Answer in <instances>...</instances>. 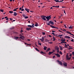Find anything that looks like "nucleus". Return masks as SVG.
I'll use <instances>...</instances> for the list:
<instances>
[{"label": "nucleus", "mask_w": 74, "mask_h": 74, "mask_svg": "<svg viewBox=\"0 0 74 74\" xmlns=\"http://www.w3.org/2000/svg\"><path fill=\"white\" fill-rule=\"evenodd\" d=\"M20 36H21V37H22V35L21 34H20L19 35Z\"/></svg>", "instance_id": "nucleus-61"}, {"label": "nucleus", "mask_w": 74, "mask_h": 74, "mask_svg": "<svg viewBox=\"0 0 74 74\" xmlns=\"http://www.w3.org/2000/svg\"><path fill=\"white\" fill-rule=\"evenodd\" d=\"M35 26H38V23H36L35 25Z\"/></svg>", "instance_id": "nucleus-22"}, {"label": "nucleus", "mask_w": 74, "mask_h": 74, "mask_svg": "<svg viewBox=\"0 0 74 74\" xmlns=\"http://www.w3.org/2000/svg\"><path fill=\"white\" fill-rule=\"evenodd\" d=\"M38 45H41V43L39 42H38Z\"/></svg>", "instance_id": "nucleus-34"}, {"label": "nucleus", "mask_w": 74, "mask_h": 74, "mask_svg": "<svg viewBox=\"0 0 74 74\" xmlns=\"http://www.w3.org/2000/svg\"><path fill=\"white\" fill-rule=\"evenodd\" d=\"M56 50H59V48L58 47H56Z\"/></svg>", "instance_id": "nucleus-16"}, {"label": "nucleus", "mask_w": 74, "mask_h": 74, "mask_svg": "<svg viewBox=\"0 0 74 74\" xmlns=\"http://www.w3.org/2000/svg\"><path fill=\"white\" fill-rule=\"evenodd\" d=\"M62 36H63V35H59L58 37H62Z\"/></svg>", "instance_id": "nucleus-32"}, {"label": "nucleus", "mask_w": 74, "mask_h": 74, "mask_svg": "<svg viewBox=\"0 0 74 74\" xmlns=\"http://www.w3.org/2000/svg\"><path fill=\"white\" fill-rule=\"evenodd\" d=\"M51 18V16L50 15L49 16H47L46 17V19L47 20V21L48 22V21H49V19Z\"/></svg>", "instance_id": "nucleus-2"}, {"label": "nucleus", "mask_w": 74, "mask_h": 74, "mask_svg": "<svg viewBox=\"0 0 74 74\" xmlns=\"http://www.w3.org/2000/svg\"><path fill=\"white\" fill-rule=\"evenodd\" d=\"M53 41H55V38L54 37V36H53Z\"/></svg>", "instance_id": "nucleus-33"}, {"label": "nucleus", "mask_w": 74, "mask_h": 74, "mask_svg": "<svg viewBox=\"0 0 74 74\" xmlns=\"http://www.w3.org/2000/svg\"><path fill=\"white\" fill-rule=\"evenodd\" d=\"M65 38H69V39H70V37L69 36H65Z\"/></svg>", "instance_id": "nucleus-9"}, {"label": "nucleus", "mask_w": 74, "mask_h": 74, "mask_svg": "<svg viewBox=\"0 0 74 74\" xmlns=\"http://www.w3.org/2000/svg\"><path fill=\"white\" fill-rule=\"evenodd\" d=\"M40 53H41V54H45L44 52H42V51H39Z\"/></svg>", "instance_id": "nucleus-12"}, {"label": "nucleus", "mask_w": 74, "mask_h": 74, "mask_svg": "<svg viewBox=\"0 0 74 74\" xmlns=\"http://www.w3.org/2000/svg\"><path fill=\"white\" fill-rule=\"evenodd\" d=\"M50 48H49L47 49V50L49 51L50 50Z\"/></svg>", "instance_id": "nucleus-48"}, {"label": "nucleus", "mask_w": 74, "mask_h": 74, "mask_svg": "<svg viewBox=\"0 0 74 74\" xmlns=\"http://www.w3.org/2000/svg\"><path fill=\"white\" fill-rule=\"evenodd\" d=\"M42 18H46L47 17L45 16H43V17H42Z\"/></svg>", "instance_id": "nucleus-49"}, {"label": "nucleus", "mask_w": 74, "mask_h": 74, "mask_svg": "<svg viewBox=\"0 0 74 74\" xmlns=\"http://www.w3.org/2000/svg\"><path fill=\"white\" fill-rule=\"evenodd\" d=\"M69 29H73V26H70L69 27Z\"/></svg>", "instance_id": "nucleus-21"}, {"label": "nucleus", "mask_w": 74, "mask_h": 74, "mask_svg": "<svg viewBox=\"0 0 74 74\" xmlns=\"http://www.w3.org/2000/svg\"><path fill=\"white\" fill-rule=\"evenodd\" d=\"M65 41H66V40H65V39L64 38V40H63V41H64V42H65Z\"/></svg>", "instance_id": "nucleus-53"}, {"label": "nucleus", "mask_w": 74, "mask_h": 74, "mask_svg": "<svg viewBox=\"0 0 74 74\" xmlns=\"http://www.w3.org/2000/svg\"><path fill=\"white\" fill-rule=\"evenodd\" d=\"M10 21H12V18H10Z\"/></svg>", "instance_id": "nucleus-63"}, {"label": "nucleus", "mask_w": 74, "mask_h": 74, "mask_svg": "<svg viewBox=\"0 0 74 74\" xmlns=\"http://www.w3.org/2000/svg\"><path fill=\"white\" fill-rule=\"evenodd\" d=\"M47 25H49L50 26L51 25L49 24V23H47Z\"/></svg>", "instance_id": "nucleus-30"}, {"label": "nucleus", "mask_w": 74, "mask_h": 74, "mask_svg": "<svg viewBox=\"0 0 74 74\" xmlns=\"http://www.w3.org/2000/svg\"><path fill=\"white\" fill-rule=\"evenodd\" d=\"M42 34L43 35H45V32H42Z\"/></svg>", "instance_id": "nucleus-40"}, {"label": "nucleus", "mask_w": 74, "mask_h": 74, "mask_svg": "<svg viewBox=\"0 0 74 74\" xmlns=\"http://www.w3.org/2000/svg\"><path fill=\"white\" fill-rule=\"evenodd\" d=\"M44 40V37H42L41 38V41H43Z\"/></svg>", "instance_id": "nucleus-13"}, {"label": "nucleus", "mask_w": 74, "mask_h": 74, "mask_svg": "<svg viewBox=\"0 0 74 74\" xmlns=\"http://www.w3.org/2000/svg\"><path fill=\"white\" fill-rule=\"evenodd\" d=\"M35 49L36 50V51H38V52H40V51H39V50H38V49L37 48H35Z\"/></svg>", "instance_id": "nucleus-18"}, {"label": "nucleus", "mask_w": 74, "mask_h": 74, "mask_svg": "<svg viewBox=\"0 0 74 74\" xmlns=\"http://www.w3.org/2000/svg\"><path fill=\"white\" fill-rule=\"evenodd\" d=\"M13 29H14V27H12V28H10V30H12Z\"/></svg>", "instance_id": "nucleus-31"}, {"label": "nucleus", "mask_w": 74, "mask_h": 74, "mask_svg": "<svg viewBox=\"0 0 74 74\" xmlns=\"http://www.w3.org/2000/svg\"><path fill=\"white\" fill-rule=\"evenodd\" d=\"M60 50H63V48H62V47H61V46H60Z\"/></svg>", "instance_id": "nucleus-25"}, {"label": "nucleus", "mask_w": 74, "mask_h": 74, "mask_svg": "<svg viewBox=\"0 0 74 74\" xmlns=\"http://www.w3.org/2000/svg\"><path fill=\"white\" fill-rule=\"evenodd\" d=\"M14 16H16V15H18V13H17L15 12H14Z\"/></svg>", "instance_id": "nucleus-6"}, {"label": "nucleus", "mask_w": 74, "mask_h": 74, "mask_svg": "<svg viewBox=\"0 0 74 74\" xmlns=\"http://www.w3.org/2000/svg\"><path fill=\"white\" fill-rule=\"evenodd\" d=\"M65 46H64L65 47H68L67 46V45H66V44H65Z\"/></svg>", "instance_id": "nucleus-36"}, {"label": "nucleus", "mask_w": 74, "mask_h": 74, "mask_svg": "<svg viewBox=\"0 0 74 74\" xmlns=\"http://www.w3.org/2000/svg\"><path fill=\"white\" fill-rule=\"evenodd\" d=\"M49 22H50V24H51V23L52 22L51 21L49 22Z\"/></svg>", "instance_id": "nucleus-58"}, {"label": "nucleus", "mask_w": 74, "mask_h": 74, "mask_svg": "<svg viewBox=\"0 0 74 74\" xmlns=\"http://www.w3.org/2000/svg\"><path fill=\"white\" fill-rule=\"evenodd\" d=\"M71 41H72V42H74V39H72V40H71Z\"/></svg>", "instance_id": "nucleus-45"}, {"label": "nucleus", "mask_w": 74, "mask_h": 74, "mask_svg": "<svg viewBox=\"0 0 74 74\" xmlns=\"http://www.w3.org/2000/svg\"><path fill=\"white\" fill-rule=\"evenodd\" d=\"M53 53V51H52V52H51L50 51L49 52L48 54L49 55H51V54H52Z\"/></svg>", "instance_id": "nucleus-10"}, {"label": "nucleus", "mask_w": 74, "mask_h": 74, "mask_svg": "<svg viewBox=\"0 0 74 74\" xmlns=\"http://www.w3.org/2000/svg\"><path fill=\"white\" fill-rule=\"evenodd\" d=\"M63 64L64 65V66H67V63L64 62L63 63Z\"/></svg>", "instance_id": "nucleus-5"}, {"label": "nucleus", "mask_w": 74, "mask_h": 74, "mask_svg": "<svg viewBox=\"0 0 74 74\" xmlns=\"http://www.w3.org/2000/svg\"><path fill=\"white\" fill-rule=\"evenodd\" d=\"M52 34H53L54 36H57V35H55V33L54 32H52Z\"/></svg>", "instance_id": "nucleus-27"}, {"label": "nucleus", "mask_w": 74, "mask_h": 74, "mask_svg": "<svg viewBox=\"0 0 74 74\" xmlns=\"http://www.w3.org/2000/svg\"><path fill=\"white\" fill-rule=\"evenodd\" d=\"M47 47L46 46L44 47L43 48V49H44V50H45V51L46 50V49H47Z\"/></svg>", "instance_id": "nucleus-15"}, {"label": "nucleus", "mask_w": 74, "mask_h": 74, "mask_svg": "<svg viewBox=\"0 0 74 74\" xmlns=\"http://www.w3.org/2000/svg\"><path fill=\"white\" fill-rule=\"evenodd\" d=\"M50 26L51 27H52V28H54V29H56H56H58V28L56 27H54V26L51 25H50Z\"/></svg>", "instance_id": "nucleus-7"}, {"label": "nucleus", "mask_w": 74, "mask_h": 74, "mask_svg": "<svg viewBox=\"0 0 74 74\" xmlns=\"http://www.w3.org/2000/svg\"><path fill=\"white\" fill-rule=\"evenodd\" d=\"M24 10H25L23 9H22L21 10V11H24Z\"/></svg>", "instance_id": "nucleus-44"}, {"label": "nucleus", "mask_w": 74, "mask_h": 74, "mask_svg": "<svg viewBox=\"0 0 74 74\" xmlns=\"http://www.w3.org/2000/svg\"><path fill=\"white\" fill-rule=\"evenodd\" d=\"M59 53H60V54L61 55H62V52H61V51H60Z\"/></svg>", "instance_id": "nucleus-35"}, {"label": "nucleus", "mask_w": 74, "mask_h": 74, "mask_svg": "<svg viewBox=\"0 0 74 74\" xmlns=\"http://www.w3.org/2000/svg\"><path fill=\"white\" fill-rule=\"evenodd\" d=\"M70 34L72 36H74V35H73V34H71H71Z\"/></svg>", "instance_id": "nucleus-54"}, {"label": "nucleus", "mask_w": 74, "mask_h": 74, "mask_svg": "<svg viewBox=\"0 0 74 74\" xmlns=\"http://www.w3.org/2000/svg\"><path fill=\"white\" fill-rule=\"evenodd\" d=\"M64 25V27H65V28H67V27H66V26L65 25Z\"/></svg>", "instance_id": "nucleus-52"}, {"label": "nucleus", "mask_w": 74, "mask_h": 74, "mask_svg": "<svg viewBox=\"0 0 74 74\" xmlns=\"http://www.w3.org/2000/svg\"><path fill=\"white\" fill-rule=\"evenodd\" d=\"M55 55L57 56V57L58 58H60V55H59V54L58 53H55Z\"/></svg>", "instance_id": "nucleus-4"}, {"label": "nucleus", "mask_w": 74, "mask_h": 74, "mask_svg": "<svg viewBox=\"0 0 74 74\" xmlns=\"http://www.w3.org/2000/svg\"><path fill=\"white\" fill-rule=\"evenodd\" d=\"M58 62L59 64H60V65H61V66L62 65V62L60 61H59L58 60L57 61Z\"/></svg>", "instance_id": "nucleus-3"}, {"label": "nucleus", "mask_w": 74, "mask_h": 74, "mask_svg": "<svg viewBox=\"0 0 74 74\" xmlns=\"http://www.w3.org/2000/svg\"><path fill=\"white\" fill-rule=\"evenodd\" d=\"M26 30H31V29L30 28H26Z\"/></svg>", "instance_id": "nucleus-17"}, {"label": "nucleus", "mask_w": 74, "mask_h": 74, "mask_svg": "<svg viewBox=\"0 0 74 74\" xmlns=\"http://www.w3.org/2000/svg\"><path fill=\"white\" fill-rule=\"evenodd\" d=\"M13 12H14L13 11H9V13H10V14H12V13H13Z\"/></svg>", "instance_id": "nucleus-28"}, {"label": "nucleus", "mask_w": 74, "mask_h": 74, "mask_svg": "<svg viewBox=\"0 0 74 74\" xmlns=\"http://www.w3.org/2000/svg\"><path fill=\"white\" fill-rule=\"evenodd\" d=\"M42 18L44 20V21H47V19L45 18Z\"/></svg>", "instance_id": "nucleus-23"}, {"label": "nucleus", "mask_w": 74, "mask_h": 74, "mask_svg": "<svg viewBox=\"0 0 74 74\" xmlns=\"http://www.w3.org/2000/svg\"><path fill=\"white\" fill-rule=\"evenodd\" d=\"M25 44H27V45H30L31 44H27L26 43H25Z\"/></svg>", "instance_id": "nucleus-37"}, {"label": "nucleus", "mask_w": 74, "mask_h": 74, "mask_svg": "<svg viewBox=\"0 0 74 74\" xmlns=\"http://www.w3.org/2000/svg\"><path fill=\"white\" fill-rule=\"evenodd\" d=\"M66 58L67 59V60H70V59H71V57H70V58H69V54L68 53H67L66 54Z\"/></svg>", "instance_id": "nucleus-1"}, {"label": "nucleus", "mask_w": 74, "mask_h": 74, "mask_svg": "<svg viewBox=\"0 0 74 74\" xmlns=\"http://www.w3.org/2000/svg\"><path fill=\"white\" fill-rule=\"evenodd\" d=\"M63 31L64 32H66V29H64V30H63Z\"/></svg>", "instance_id": "nucleus-55"}, {"label": "nucleus", "mask_w": 74, "mask_h": 74, "mask_svg": "<svg viewBox=\"0 0 74 74\" xmlns=\"http://www.w3.org/2000/svg\"><path fill=\"white\" fill-rule=\"evenodd\" d=\"M53 58L54 59V58H55V56H54L53 57Z\"/></svg>", "instance_id": "nucleus-50"}, {"label": "nucleus", "mask_w": 74, "mask_h": 74, "mask_svg": "<svg viewBox=\"0 0 74 74\" xmlns=\"http://www.w3.org/2000/svg\"><path fill=\"white\" fill-rule=\"evenodd\" d=\"M0 10L1 12H4V10L3 9H1Z\"/></svg>", "instance_id": "nucleus-29"}, {"label": "nucleus", "mask_w": 74, "mask_h": 74, "mask_svg": "<svg viewBox=\"0 0 74 74\" xmlns=\"http://www.w3.org/2000/svg\"><path fill=\"white\" fill-rule=\"evenodd\" d=\"M16 9H14V10H13V11H16Z\"/></svg>", "instance_id": "nucleus-43"}, {"label": "nucleus", "mask_w": 74, "mask_h": 74, "mask_svg": "<svg viewBox=\"0 0 74 74\" xmlns=\"http://www.w3.org/2000/svg\"><path fill=\"white\" fill-rule=\"evenodd\" d=\"M69 49H73V48H71V47L70 46H69Z\"/></svg>", "instance_id": "nucleus-26"}, {"label": "nucleus", "mask_w": 74, "mask_h": 74, "mask_svg": "<svg viewBox=\"0 0 74 74\" xmlns=\"http://www.w3.org/2000/svg\"><path fill=\"white\" fill-rule=\"evenodd\" d=\"M64 13L65 15H66V12H65V10H64Z\"/></svg>", "instance_id": "nucleus-47"}, {"label": "nucleus", "mask_w": 74, "mask_h": 74, "mask_svg": "<svg viewBox=\"0 0 74 74\" xmlns=\"http://www.w3.org/2000/svg\"><path fill=\"white\" fill-rule=\"evenodd\" d=\"M32 26V27H34V25H31Z\"/></svg>", "instance_id": "nucleus-60"}, {"label": "nucleus", "mask_w": 74, "mask_h": 74, "mask_svg": "<svg viewBox=\"0 0 74 74\" xmlns=\"http://www.w3.org/2000/svg\"><path fill=\"white\" fill-rule=\"evenodd\" d=\"M23 32V30H22V29L20 31V33H22V32Z\"/></svg>", "instance_id": "nucleus-46"}, {"label": "nucleus", "mask_w": 74, "mask_h": 74, "mask_svg": "<svg viewBox=\"0 0 74 74\" xmlns=\"http://www.w3.org/2000/svg\"><path fill=\"white\" fill-rule=\"evenodd\" d=\"M66 33H68V34H71V33H70V32L68 31H66Z\"/></svg>", "instance_id": "nucleus-19"}, {"label": "nucleus", "mask_w": 74, "mask_h": 74, "mask_svg": "<svg viewBox=\"0 0 74 74\" xmlns=\"http://www.w3.org/2000/svg\"><path fill=\"white\" fill-rule=\"evenodd\" d=\"M59 50H57V52L58 53H59Z\"/></svg>", "instance_id": "nucleus-56"}, {"label": "nucleus", "mask_w": 74, "mask_h": 74, "mask_svg": "<svg viewBox=\"0 0 74 74\" xmlns=\"http://www.w3.org/2000/svg\"><path fill=\"white\" fill-rule=\"evenodd\" d=\"M64 42H61V44H62V43H64Z\"/></svg>", "instance_id": "nucleus-62"}, {"label": "nucleus", "mask_w": 74, "mask_h": 74, "mask_svg": "<svg viewBox=\"0 0 74 74\" xmlns=\"http://www.w3.org/2000/svg\"><path fill=\"white\" fill-rule=\"evenodd\" d=\"M27 26L28 27H32V26L31 25H27Z\"/></svg>", "instance_id": "nucleus-24"}, {"label": "nucleus", "mask_w": 74, "mask_h": 74, "mask_svg": "<svg viewBox=\"0 0 74 74\" xmlns=\"http://www.w3.org/2000/svg\"><path fill=\"white\" fill-rule=\"evenodd\" d=\"M24 18L25 19H27V18H28V16H27L26 17H24Z\"/></svg>", "instance_id": "nucleus-39"}, {"label": "nucleus", "mask_w": 74, "mask_h": 74, "mask_svg": "<svg viewBox=\"0 0 74 74\" xmlns=\"http://www.w3.org/2000/svg\"><path fill=\"white\" fill-rule=\"evenodd\" d=\"M46 40L45 41H46V42H48V41H49V40H47V39H46Z\"/></svg>", "instance_id": "nucleus-51"}, {"label": "nucleus", "mask_w": 74, "mask_h": 74, "mask_svg": "<svg viewBox=\"0 0 74 74\" xmlns=\"http://www.w3.org/2000/svg\"><path fill=\"white\" fill-rule=\"evenodd\" d=\"M72 54L73 55H74V51L72 52Z\"/></svg>", "instance_id": "nucleus-57"}, {"label": "nucleus", "mask_w": 74, "mask_h": 74, "mask_svg": "<svg viewBox=\"0 0 74 74\" xmlns=\"http://www.w3.org/2000/svg\"><path fill=\"white\" fill-rule=\"evenodd\" d=\"M53 6L51 7V8H50V9H53Z\"/></svg>", "instance_id": "nucleus-64"}, {"label": "nucleus", "mask_w": 74, "mask_h": 74, "mask_svg": "<svg viewBox=\"0 0 74 74\" xmlns=\"http://www.w3.org/2000/svg\"><path fill=\"white\" fill-rule=\"evenodd\" d=\"M51 25H54V23H53V22H52L51 23Z\"/></svg>", "instance_id": "nucleus-41"}, {"label": "nucleus", "mask_w": 74, "mask_h": 74, "mask_svg": "<svg viewBox=\"0 0 74 74\" xmlns=\"http://www.w3.org/2000/svg\"><path fill=\"white\" fill-rule=\"evenodd\" d=\"M49 42V44H52L53 43V42Z\"/></svg>", "instance_id": "nucleus-42"}, {"label": "nucleus", "mask_w": 74, "mask_h": 74, "mask_svg": "<svg viewBox=\"0 0 74 74\" xmlns=\"http://www.w3.org/2000/svg\"><path fill=\"white\" fill-rule=\"evenodd\" d=\"M53 7H56V8H59V6H53Z\"/></svg>", "instance_id": "nucleus-20"}, {"label": "nucleus", "mask_w": 74, "mask_h": 74, "mask_svg": "<svg viewBox=\"0 0 74 74\" xmlns=\"http://www.w3.org/2000/svg\"><path fill=\"white\" fill-rule=\"evenodd\" d=\"M21 37H23V38H25V37H24V36H22Z\"/></svg>", "instance_id": "nucleus-59"}, {"label": "nucleus", "mask_w": 74, "mask_h": 74, "mask_svg": "<svg viewBox=\"0 0 74 74\" xmlns=\"http://www.w3.org/2000/svg\"><path fill=\"white\" fill-rule=\"evenodd\" d=\"M54 1H56V2H62V1H63L64 0H63L62 1H59V0H54Z\"/></svg>", "instance_id": "nucleus-8"}, {"label": "nucleus", "mask_w": 74, "mask_h": 74, "mask_svg": "<svg viewBox=\"0 0 74 74\" xmlns=\"http://www.w3.org/2000/svg\"><path fill=\"white\" fill-rule=\"evenodd\" d=\"M19 38V37H14V39L16 40H17V39H18Z\"/></svg>", "instance_id": "nucleus-11"}, {"label": "nucleus", "mask_w": 74, "mask_h": 74, "mask_svg": "<svg viewBox=\"0 0 74 74\" xmlns=\"http://www.w3.org/2000/svg\"><path fill=\"white\" fill-rule=\"evenodd\" d=\"M23 17H26V15H25V14H23Z\"/></svg>", "instance_id": "nucleus-38"}, {"label": "nucleus", "mask_w": 74, "mask_h": 74, "mask_svg": "<svg viewBox=\"0 0 74 74\" xmlns=\"http://www.w3.org/2000/svg\"><path fill=\"white\" fill-rule=\"evenodd\" d=\"M25 10L27 12H29V10L27 8H25Z\"/></svg>", "instance_id": "nucleus-14"}]
</instances>
